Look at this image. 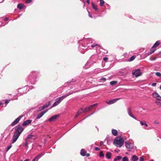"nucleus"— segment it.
Listing matches in <instances>:
<instances>
[{"label":"nucleus","instance_id":"31","mask_svg":"<svg viewBox=\"0 0 161 161\" xmlns=\"http://www.w3.org/2000/svg\"><path fill=\"white\" fill-rule=\"evenodd\" d=\"M155 75L157 76L161 77V73L160 72H157L155 73Z\"/></svg>","mask_w":161,"mask_h":161},{"label":"nucleus","instance_id":"12","mask_svg":"<svg viewBox=\"0 0 161 161\" xmlns=\"http://www.w3.org/2000/svg\"><path fill=\"white\" fill-rule=\"evenodd\" d=\"M32 121L31 120L28 119L24 122L22 124V126L27 125L31 124Z\"/></svg>","mask_w":161,"mask_h":161},{"label":"nucleus","instance_id":"55","mask_svg":"<svg viewBox=\"0 0 161 161\" xmlns=\"http://www.w3.org/2000/svg\"><path fill=\"white\" fill-rule=\"evenodd\" d=\"M79 115V114H77H77H76V115H75V118H76Z\"/></svg>","mask_w":161,"mask_h":161},{"label":"nucleus","instance_id":"5","mask_svg":"<svg viewBox=\"0 0 161 161\" xmlns=\"http://www.w3.org/2000/svg\"><path fill=\"white\" fill-rule=\"evenodd\" d=\"M132 74L133 75L137 77L141 75L142 72L140 69H137L133 70Z\"/></svg>","mask_w":161,"mask_h":161},{"label":"nucleus","instance_id":"62","mask_svg":"<svg viewBox=\"0 0 161 161\" xmlns=\"http://www.w3.org/2000/svg\"><path fill=\"white\" fill-rule=\"evenodd\" d=\"M36 160V159L34 158L32 161H35Z\"/></svg>","mask_w":161,"mask_h":161},{"label":"nucleus","instance_id":"39","mask_svg":"<svg viewBox=\"0 0 161 161\" xmlns=\"http://www.w3.org/2000/svg\"><path fill=\"white\" fill-rule=\"evenodd\" d=\"M106 103H107V104H112V101H111V100H109L108 101H106Z\"/></svg>","mask_w":161,"mask_h":161},{"label":"nucleus","instance_id":"38","mask_svg":"<svg viewBox=\"0 0 161 161\" xmlns=\"http://www.w3.org/2000/svg\"><path fill=\"white\" fill-rule=\"evenodd\" d=\"M12 146L11 144H10L9 146L7 147V151H8V150H9L11 148V147H12Z\"/></svg>","mask_w":161,"mask_h":161},{"label":"nucleus","instance_id":"63","mask_svg":"<svg viewBox=\"0 0 161 161\" xmlns=\"http://www.w3.org/2000/svg\"><path fill=\"white\" fill-rule=\"evenodd\" d=\"M3 104V103H0V106L1 105H2V104Z\"/></svg>","mask_w":161,"mask_h":161},{"label":"nucleus","instance_id":"2","mask_svg":"<svg viewBox=\"0 0 161 161\" xmlns=\"http://www.w3.org/2000/svg\"><path fill=\"white\" fill-rule=\"evenodd\" d=\"M38 73L36 71H33L30 74L29 77L31 84H34L36 82V79Z\"/></svg>","mask_w":161,"mask_h":161},{"label":"nucleus","instance_id":"10","mask_svg":"<svg viewBox=\"0 0 161 161\" xmlns=\"http://www.w3.org/2000/svg\"><path fill=\"white\" fill-rule=\"evenodd\" d=\"M153 96L157 99L161 101V97L157 92H155L153 94Z\"/></svg>","mask_w":161,"mask_h":161},{"label":"nucleus","instance_id":"42","mask_svg":"<svg viewBox=\"0 0 161 161\" xmlns=\"http://www.w3.org/2000/svg\"><path fill=\"white\" fill-rule=\"evenodd\" d=\"M156 59V58H153L152 57H151L150 58V60H151V61H154V60H155V59Z\"/></svg>","mask_w":161,"mask_h":161},{"label":"nucleus","instance_id":"29","mask_svg":"<svg viewBox=\"0 0 161 161\" xmlns=\"http://www.w3.org/2000/svg\"><path fill=\"white\" fill-rule=\"evenodd\" d=\"M120 99V98H116V99H113L112 100H111V101H112V103L113 104L114 103H115L117 100H118Z\"/></svg>","mask_w":161,"mask_h":161},{"label":"nucleus","instance_id":"46","mask_svg":"<svg viewBox=\"0 0 161 161\" xmlns=\"http://www.w3.org/2000/svg\"><path fill=\"white\" fill-rule=\"evenodd\" d=\"M156 83H153L152 84V86H156Z\"/></svg>","mask_w":161,"mask_h":161},{"label":"nucleus","instance_id":"37","mask_svg":"<svg viewBox=\"0 0 161 161\" xmlns=\"http://www.w3.org/2000/svg\"><path fill=\"white\" fill-rule=\"evenodd\" d=\"M116 158L117 160H119L122 158V157L120 156H118L116 157Z\"/></svg>","mask_w":161,"mask_h":161},{"label":"nucleus","instance_id":"25","mask_svg":"<svg viewBox=\"0 0 161 161\" xmlns=\"http://www.w3.org/2000/svg\"><path fill=\"white\" fill-rule=\"evenodd\" d=\"M136 55H133L131 56L130 58H129L128 60L130 62L136 58Z\"/></svg>","mask_w":161,"mask_h":161},{"label":"nucleus","instance_id":"30","mask_svg":"<svg viewBox=\"0 0 161 161\" xmlns=\"http://www.w3.org/2000/svg\"><path fill=\"white\" fill-rule=\"evenodd\" d=\"M122 161H129L128 158L127 157H124L122 158Z\"/></svg>","mask_w":161,"mask_h":161},{"label":"nucleus","instance_id":"35","mask_svg":"<svg viewBox=\"0 0 161 161\" xmlns=\"http://www.w3.org/2000/svg\"><path fill=\"white\" fill-rule=\"evenodd\" d=\"M37 137L36 135H33L32 137V139L33 140H35L37 138Z\"/></svg>","mask_w":161,"mask_h":161},{"label":"nucleus","instance_id":"24","mask_svg":"<svg viewBox=\"0 0 161 161\" xmlns=\"http://www.w3.org/2000/svg\"><path fill=\"white\" fill-rule=\"evenodd\" d=\"M24 5L22 3H19L17 5V8L20 9H21L24 7Z\"/></svg>","mask_w":161,"mask_h":161},{"label":"nucleus","instance_id":"13","mask_svg":"<svg viewBox=\"0 0 161 161\" xmlns=\"http://www.w3.org/2000/svg\"><path fill=\"white\" fill-rule=\"evenodd\" d=\"M127 111L128 113V114L132 118H134V119H136V118L134 117L131 114V109L130 107H129L127 109Z\"/></svg>","mask_w":161,"mask_h":161},{"label":"nucleus","instance_id":"6","mask_svg":"<svg viewBox=\"0 0 161 161\" xmlns=\"http://www.w3.org/2000/svg\"><path fill=\"white\" fill-rule=\"evenodd\" d=\"M59 115L57 114L54 115L51 117H50L48 121L50 122H55L59 118Z\"/></svg>","mask_w":161,"mask_h":161},{"label":"nucleus","instance_id":"3","mask_svg":"<svg viewBox=\"0 0 161 161\" xmlns=\"http://www.w3.org/2000/svg\"><path fill=\"white\" fill-rule=\"evenodd\" d=\"M73 92H70L66 95L64 96H62L57 98L56 99V101L55 103L53 104L52 107H54L58 105L63 99L65 98L66 97L69 96V95L72 94Z\"/></svg>","mask_w":161,"mask_h":161},{"label":"nucleus","instance_id":"7","mask_svg":"<svg viewBox=\"0 0 161 161\" xmlns=\"http://www.w3.org/2000/svg\"><path fill=\"white\" fill-rule=\"evenodd\" d=\"M23 115L19 116L16 119L14 120L12 123L11 124V126H14L15 125L17 124L19 121L20 119L23 117Z\"/></svg>","mask_w":161,"mask_h":161},{"label":"nucleus","instance_id":"4","mask_svg":"<svg viewBox=\"0 0 161 161\" xmlns=\"http://www.w3.org/2000/svg\"><path fill=\"white\" fill-rule=\"evenodd\" d=\"M124 141L122 138L116 137L114 141V144L117 147H120L123 144Z\"/></svg>","mask_w":161,"mask_h":161},{"label":"nucleus","instance_id":"50","mask_svg":"<svg viewBox=\"0 0 161 161\" xmlns=\"http://www.w3.org/2000/svg\"><path fill=\"white\" fill-rule=\"evenodd\" d=\"M145 126H146V127H147L148 126V125L146 123V122L145 121H144V125Z\"/></svg>","mask_w":161,"mask_h":161},{"label":"nucleus","instance_id":"28","mask_svg":"<svg viewBox=\"0 0 161 161\" xmlns=\"http://www.w3.org/2000/svg\"><path fill=\"white\" fill-rule=\"evenodd\" d=\"M117 83V82L115 81H111L110 83V84L111 85H114L116 84Z\"/></svg>","mask_w":161,"mask_h":161},{"label":"nucleus","instance_id":"26","mask_svg":"<svg viewBox=\"0 0 161 161\" xmlns=\"http://www.w3.org/2000/svg\"><path fill=\"white\" fill-rule=\"evenodd\" d=\"M92 6L93 8L94 9L95 11H97V8L96 5H95L94 3L92 2Z\"/></svg>","mask_w":161,"mask_h":161},{"label":"nucleus","instance_id":"43","mask_svg":"<svg viewBox=\"0 0 161 161\" xmlns=\"http://www.w3.org/2000/svg\"><path fill=\"white\" fill-rule=\"evenodd\" d=\"M98 46V45L97 44H92L91 45V47H94L95 46ZM98 46L99 47L100 46L99 45H98Z\"/></svg>","mask_w":161,"mask_h":161},{"label":"nucleus","instance_id":"59","mask_svg":"<svg viewBox=\"0 0 161 161\" xmlns=\"http://www.w3.org/2000/svg\"><path fill=\"white\" fill-rule=\"evenodd\" d=\"M95 113V112H94L93 113H92V114L89 115H88V116H86V117H87L89 116H90V115H92V114H93V113Z\"/></svg>","mask_w":161,"mask_h":161},{"label":"nucleus","instance_id":"33","mask_svg":"<svg viewBox=\"0 0 161 161\" xmlns=\"http://www.w3.org/2000/svg\"><path fill=\"white\" fill-rule=\"evenodd\" d=\"M29 142V141H27V140H25V146L26 147H28V144Z\"/></svg>","mask_w":161,"mask_h":161},{"label":"nucleus","instance_id":"64","mask_svg":"<svg viewBox=\"0 0 161 161\" xmlns=\"http://www.w3.org/2000/svg\"><path fill=\"white\" fill-rule=\"evenodd\" d=\"M160 89H161V86H160Z\"/></svg>","mask_w":161,"mask_h":161},{"label":"nucleus","instance_id":"44","mask_svg":"<svg viewBox=\"0 0 161 161\" xmlns=\"http://www.w3.org/2000/svg\"><path fill=\"white\" fill-rule=\"evenodd\" d=\"M108 58L107 57H104L103 58V60L104 61L107 62V60H108Z\"/></svg>","mask_w":161,"mask_h":161},{"label":"nucleus","instance_id":"14","mask_svg":"<svg viewBox=\"0 0 161 161\" xmlns=\"http://www.w3.org/2000/svg\"><path fill=\"white\" fill-rule=\"evenodd\" d=\"M155 50V49H154L152 47V50H151L150 52H148L147 54H145V57H146L148 56L151 55L152 53H153Z\"/></svg>","mask_w":161,"mask_h":161},{"label":"nucleus","instance_id":"23","mask_svg":"<svg viewBox=\"0 0 161 161\" xmlns=\"http://www.w3.org/2000/svg\"><path fill=\"white\" fill-rule=\"evenodd\" d=\"M86 111H85V109H83L82 108H81L77 112V113L78 114H82V113L85 112Z\"/></svg>","mask_w":161,"mask_h":161},{"label":"nucleus","instance_id":"52","mask_svg":"<svg viewBox=\"0 0 161 161\" xmlns=\"http://www.w3.org/2000/svg\"><path fill=\"white\" fill-rule=\"evenodd\" d=\"M88 15H89V16L90 17L92 18V16L91 15V14L89 12H88Z\"/></svg>","mask_w":161,"mask_h":161},{"label":"nucleus","instance_id":"41","mask_svg":"<svg viewBox=\"0 0 161 161\" xmlns=\"http://www.w3.org/2000/svg\"><path fill=\"white\" fill-rule=\"evenodd\" d=\"M32 2V0H26L25 2L26 3H30Z\"/></svg>","mask_w":161,"mask_h":161},{"label":"nucleus","instance_id":"49","mask_svg":"<svg viewBox=\"0 0 161 161\" xmlns=\"http://www.w3.org/2000/svg\"><path fill=\"white\" fill-rule=\"evenodd\" d=\"M9 100H6L5 101V103L6 104H7L9 103Z\"/></svg>","mask_w":161,"mask_h":161},{"label":"nucleus","instance_id":"18","mask_svg":"<svg viewBox=\"0 0 161 161\" xmlns=\"http://www.w3.org/2000/svg\"><path fill=\"white\" fill-rule=\"evenodd\" d=\"M160 43V42L159 41H158L154 43V45L152 47L154 49H155L156 47H158Z\"/></svg>","mask_w":161,"mask_h":161},{"label":"nucleus","instance_id":"22","mask_svg":"<svg viewBox=\"0 0 161 161\" xmlns=\"http://www.w3.org/2000/svg\"><path fill=\"white\" fill-rule=\"evenodd\" d=\"M131 158L133 161H137L138 159V158L135 155L132 156Z\"/></svg>","mask_w":161,"mask_h":161},{"label":"nucleus","instance_id":"36","mask_svg":"<svg viewBox=\"0 0 161 161\" xmlns=\"http://www.w3.org/2000/svg\"><path fill=\"white\" fill-rule=\"evenodd\" d=\"M79 47L80 49H84L86 47H83V44H81L79 45Z\"/></svg>","mask_w":161,"mask_h":161},{"label":"nucleus","instance_id":"45","mask_svg":"<svg viewBox=\"0 0 161 161\" xmlns=\"http://www.w3.org/2000/svg\"><path fill=\"white\" fill-rule=\"evenodd\" d=\"M100 80H103V81H105L106 80V79L104 77H102Z\"/></svg>","mask_w":161,"mask_h":161},{"label":"nucleus","instance_id":"51","mask_svg":"<svg viewBox=\"0 0 161 161\" xmlns=\"http://www.w3.org/2000/svg\"><path fill=\"white\" fill-rule=\"evenodd\" d=\"M95 150L96 151H98L99 150V148L98 147H96L95 148Z\"/></svg>","mask_w":161,"mask_h":161},{"label":"nucleus","instance_id":"9","mask_svg":"<svg viewBox=\"0 0 161 161\" xmlns=\"http://www.w3.org/2000/svg\"><path fill=\"white\" fill-rule=\"evenodd\" d=\"M19 92H20L21 95H22L26 93L28 90L27 91L26 90V87H24L23 88L19 89Z\"/></svg>","mask_w":161,"mask_h":161},{"label":"nucleus","instance_id":"16","mask_svg":"<svg viewBox=\"0 0 161 161\" xmlns=\"http://www.w3.org/2000/svg\"><path fill=\"white\" fill-rule=\"evenodd\" d=\"M46 111H43L41 112V113L39 114L37 116L36 118L37 119L40 118L47 112Z\"/></svg>","mask_w":161,"mask_h":161},{"label":"nucleus","instance_id":"60","mask_svg":"<svg viewBox=\"0 0 161 161\" xmlns=\"http://www.w3.org/2000/svg\"><path fill=\"white\" fill-rule=\"evenodd\" d=\"M29 160L28 159H26L24 160V161H29Z\"/></svg>","mask_w":161,"mask_h":161},{"label":"nucleus","instance_id":"32","mask_svg":"<svg viewBox=\"0 0 161 161\" xmlns=\"http://www.w3.org/2000/svg\"><path fill=\"white\" fill-rule=\"evenodd\" d=\"M104 3V2L103 0H100V5L101 6H102L103 5V4Z\"/></svg>","mask_w":161,"mask_h":161},{"label":"nucleus","instance_id":"17","mask_svg":"<svg viewBox=\"0 0 161 161\" xmlns=\"http://www.w3.org/2000/svg\"><path fill=\"white\" fill-rule=\"evenodd\" d=\"M86 152L85 151V150L84 149H82L81 150L80 154L81 156H85L86 155Z\"/></svg>","mask_w":161,"mask_h":161},{"label":"nucleus","instance_id":"15","mask_svg":"<svg viewBox=\"0 0 161 161\" xmlns=\"http://www.w3.org/2000/svg\"><path fill=\"white\" fill-rule=\"evenodd\" d=\"M50 105V103H48L47 104H46V105H45L42 107H40L39 108L38 111H40L42 110H43L44 109H45V108H46L47 107H48Z\"/></svg>","mask_w":161,"mask_h":161},{"label":"nucleus","instance_id":"11","mask_svg":"<svg viewBox=\"0 0 161 161\" xmlns=\"http://www.w3.org/2000/svg\"><path fill=\"white\" fill-rule=\"evenodd\" d=\"M125 145L126 148H131L133 147L132 145L128 141H126L125 142Z\"/></svg>","mask_w":161,"mask_h":161},{"label":"nucleus","instance_id":"1","mask_svg":"<svg viewBox=\"0 0 161 161\" xmlns=\"http://www.w3.org/2000/svg\"><path fill=\"white\" fill-rule=\"evenodd\" d=\"M20 125H18L15 128V132L14 133L12 138V142L13 143L15 142L17 140L21 134L24 130V128Z\"/></svg>","mask_w":161,"mask_h":161},{"label":"nucleus","instance_id":"56","mask_svg":"<svg viewBox=\"0 0 161 161\" xmlns=\"http://www.w3.org/2000/svg\"><path fill=\"white\" fill-rule=\"evenodd\" d=\"M8 20V18H5L4 19V20L5 21H7Z\"/></svg>","mask_w":161,"mask_h":161},{"label":"nucleus","instance_id":"27","mask_svg":"<svg viewBox=\"0 0 161 161\" xmlns=\"http://www.w3.org/2000/svg\"><path fill=\"white\" fill-rule=\"evenodd\" d=\"M33 135L30 134L28 136L26 139V140H27V141H29V140L30 139H32V137Z\"/></svg>","mask_w":161,"mask_h":161},{"label":"nucleus","instance_id":"19","mask_svg":"<svg viewBox=\"0 0 161 161\" xmlns=\"http://www.w3.org/2000/svg\"><path fill=\"white\" fill-rule=\"evenodd\" d=\"M112 156V153L109 152H107L106 155V156L108 159L111 158Z\"/></svg>","mask_w":161,"mask_h":161},{"label":"nucleus","instance_id":"48","mask_svg":"<svg viewBox=\"0 0 161 161\" xmlns=\"http://www.w3.org/2000/svg\"><path fill=\"white\" fill-rule=\"evenodd\" d=\"M140 124L142 125H144V122L143 121H141Z\"/></svg>","mask_w":161,"mask_h":161},{"label":"nucleus","instance_id":"8","mask_svg":"<svg viewBox=\"0 0 161 161\" xmlns=\"http://www.w3.org/2000/svg\"><path fill=\"white\" fill-rule=\"evenodd\" d=\"M97 103H96L93 105H90L88 107H86L85 109V111L86 112H88L92 110L94 106H97Z\"/></svg>","mask_w":161,"mask_h":161},{"label":"nucleus","instance_id":"57","mask_svg":"<svg viewBox=\"0 0 161 161\" xmlns=\"http://www.w3.org/2000/svg\"><path fill=\"white\" fill-rule=\"evenodd\" d=\"M154 123L155 124H158V122L156 121H155L154 122Z\"/></svg>","mask_w":161,"mask_h":161},{"label":"nucleus","instance_id":"61","mask_svg":"<svg viewBox=\"0 0 161 161\" xmlns=\"http://www.w3.org/2000/svg\"><path fill=\"white\" fill-rule=\"evenodd\" d=\"M117 160L116 158H115L114 160V161H116Z\"/></svg>","mask_w":161,"mask_h":161},{"label":"nucleus","instance_id":"40","mask_svg":"<svg viewBox=\"0 0 161 161\" xmlns=\"http://www.w3.org/2000/svg\"><path fill=\"white\" fill-rule=\"evenodd\" d=\"M94 56L95 58V59H97L98 58V57L97 55H94V56H93V55H92L91 57V58L92 59V57Z\"/></svg>","mask_w":161,"mask_h":161},{"label":"nucleus","instance_id":"20","mask_svg":"<svg viewBox=\"0 0 161 161\" xmlns=\"http://www.w3.org/2000/svg\"><path fill=\"white\" fill-rule=\"evenodd\" d=\"M45 154V153H42L39 155H38L36 156L34 158L36 159H38L40 158L44 154Z\"/></svg>","mask_w":161,"mask_h":161},{"label":"nucleus","instance_id":"47","mask_svg":"<svg viewBox=\"0 0 161 161\" xmlns=\"http://www.w3.org/2000/svg\"><path fill=\"white\" fill-rule=\"evenodd\" d=\"M140 161H144V159L143 157H141L140 159Z\"/></svg>","mask_w":161,"mask_h":161},{"label":"nucleus","instance_id":"21","mask_svg":"<svg viewBox=\"0 0 161 161\" xmlns=\"http://www.w3.org/2000/svg\"><path fill=\"white\" fill-rule=\"evenodd\" d=\"M112 133L114 136H117L118 135L117 131L116 130L113 129L112 130Z\"/></svg>","mask_w":161,"mask_h":161},{"label":"nucleus","instance_id":"34","mask_svg":"<svg viewBox=\"0 0 161 161\" xmlns=\"http://www.w3.org/2000/svg\"><path fill=\"white\" fill-rule=\"evenodd\" d=\"M99 156L100 157H103L104 156V155L102 151L100 152L99 153Z\"/></svg>","mask_w":161,"mask_h":161},{"label":"nucleus","instance_id":"53","mask_svg":"<svg viewBox=\"0 0 161 161\" xmlns=\"http://www.w3.org/2000/svg\"><path fill=\"white\" fill-rule=\"evenodd\" d=\"M87 157H89L90 156V154L89 153L86 154V155Z\"/></svg>","mask_w":161,"mask_h":161},{"label":"nucleus","instance_id":"54","mask_svg":"<svg viewBox=\"0 0 161 161\" xmlns=\"http://www.w3.org/2000/svg\"><path fill=\"white\" fill-rule=\"evenodd\" d=\"M103 144V143L102 141H101L100 142V146H102Z\"/></svg>","mask_w":161,"mask_h":161},{"label":"nucleus","instance_id":"58","mask_svg":"<svg viewBox=\"0 0 161 161\" xmlns=\"http://www.w3.org/2000/svg\"><path fill=\"white\" fill-rule=\"evenodd\" d=\"M86 2L87 3L89 4H90V1L89 0H87V1H86Z\"/></svg>","mask_w":161,"mask_h":161}]
</instances>
